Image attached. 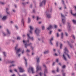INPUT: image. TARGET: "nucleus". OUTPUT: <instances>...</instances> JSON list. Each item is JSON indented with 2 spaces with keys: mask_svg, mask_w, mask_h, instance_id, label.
Masks as SVG:
<instances>
[{
  "mask_svg": "<svg viewBox=\"0 0 76 76\" xmlns=\"http://www.w3.org/2000/svg\"><path fill=\"white\" fill-rule=\"evenodd\" d=\"M61 16L62 18V22L63 23V24H64L65 23V22H66V20H65V19L64 18H65V17L63 15V14H62V13L61 14Z\"/></svg>",
  "mask_w": 76,
  "mask_h": 76,
  "instance_id": "nucleus-1",
  "label": "nucleus"
},
{
  "mask_svg": "<svg viewBox=\"0 0 76 76\" xmlns=\"http://www.w3.org/2000/svg\"><path fill=\"white\" fill-rule=\"evenodd\" d=\"M18 45H17L16 47H15V50H16V53L17 54H18V53H19V52H20V49L19 48L18 49Z\"/></svg>",
  "mask_w": 76,
  "mask_h": 76,
  "instance_id": "nucleus-2",
  "label": "nucleus"
},
{
  "mask_svg": "<svg viewBox=\"0 0 76 76\" xmlns=\"http://www.w3.org/2000/svg\"><path fill=\"white\" fill-rule=\"evenodd\" d=\"M43 66L45 67V70L44 71V76H46V75H45V73H48V70H47V68H46V66L45 65H43Z\"/></svg>",
  "mask_w": 76,
  "mask_h": 76,
  "instance_id": "nucleus-3",
  "label": "nucleus"
},
{
  "mask_svg": "<svg viewBox=\"0 0 76 76\" xmlns=\"http://www.w3.org/2000/svg\"><path fill=\"white\" fill-rule=\"evenodd\" d=\"M31 70L32 72V73H34V68H32V67H30L28 69V72H30V71H31Z\"/></svg>",
  "mask_w": 76,
  "mask_h": 76,
  "instance_id": "nucleus-4",
  "label": "nucleus"
},
{
  "mask_svg": "<svg viewBox=\"0 0 76 76\" xmlns=\"http://www.w3.org/2000/svg\"><path fill=\"white\" fill-rule=\"evenodd\" d=\"M64 50H65V52H64V53L65 54L67 55L68 58H70V56H69V55L68 54H66V52H68V50H67V49L66 48H65V49H64Z\"/></svg>",
  "mask_w": 76,
  "mask_h": 76,
  "instance_id": "nucleus-5",
  "label": "nucleus"
},
{
  "mask_svg": "<svg viewBox=\"0 0 76 76\" xmlns=\"http://www.w3.org/2000/svg\"><path fill=\"white\" fill-rule=\"evenodd\" d=\"M37 67L36 68V69H37V72H38V70H41V67L39 66V65L38 64L37 65Z\"/></svg>",
  "mask_w": 76,
  "mask_h": 76,
  "instance_id": "nucleus-6",
  "label": "nucleus"
},
{
  "mask_svg": "<svg viewBox=\"0 0 76 76\" xmlns=\"http://www.w3.org/2000/svg\"><path fill=\"white\" fill-rule=\"evenodd\" d=\"M45 2H46V1L45 0H43L42 2L40 3V6H41L42 4H45Z\"/></svg>",
  "mask_w": 76,
  "mask_h": 76,
  "instance_id": "nucleus-7",
  "label": "nucleus"
},
{
  "mask_svg": "<svg viewBox=\"0 0 76 76\" xmlns=\"http://www.w3.org/2000/svg\"><path fill=\"white\" fill-rule=\"evenodd\" d=\"M35 32V33H36V34H39V29L38 28H36Z\"/></svg>",
  "mask_w": 76,
  "mask_h": 76,
  "instance_id": "nucleus-8",
  "label": "nucleus"
},
{
  "mask_svg": "<svg viewBox=\"0 0 76 76\" xmlns=\"http://www.w3.org/2000/svg\"><path fill=\"white\" fill-rule=\"evenodd\" d=\"M19 69L20 70V72H24V70L21 67L19 68Z\"/></svg>",
  "mask_w": 76,
  "mask_h": 76,
  "instance_id": "nucleus-9",
  "label": "nucleus"
},
{
  "mask_svg": "<svg viewBox=\"0 0 76 76\" xmlns=\"http://www.w3.org/2000/svg\"><path fill=\"white\" fill-rule=\"evenodd\" d=\"M30 30L29 32H30L31 34H32V29H33V28L32 27V26H30Z\"/></svg>",
  "mask_w": 76,
  "mask_h": 76,
  "instance_id": "nucleus-10",
  "label": "nucleus"
},
{
  "mask_svg": "<svg viewBox=\"0 0 76 76\" xmlns=\"http://www.w3.org/2000/svg\"><path fill=\"white\" fill-rule=\"evenodd\" d=\"M25 45L26 48H27V46H28V45L30 46L31 45H32V43H30L28 45L27 44H25Z\"/></svg>",
  "mask_w": 76,
  "mask_h": 76,
  "instance_id": "nucleus-11",
  "label": "nucleus"
},
{
  "mask_svg": "<svg viewBox=\"0 0 76 76\" xmlns=\"http://www.w3.org/2000/svg\"><path fill=\"white\" fill-rule=\"evenodd\" d=\"M46 15L47 16V18H51V15L48 14H46Z\"/></svg>",
  "mask_w": 76,
  "mask_h": 76,
  "instance_id": "nucleus-12",
  "label": "nucleus"
},
{
  "mask_svg": "<svg viewBox=\"0 0 76 76\" xmlns=\"http://www.w3.org/2000/svg\"><path fill=\"white\" fill-rule=\"evenodd\" d=\"M27 36L29 38H30V39H31V40H33V39H34V38H33V37L31 38L30 37V36H29V34H27Z\"/></svg>",
  "mask_w": 76,
  "mask_h": 76,
  "instance_id": "nucleus-13",
  "label": "nucleus"
},
{
  "mask_svg": "<svg viewBox=\"0 0 76 76\" xmlns=\"http://www.w3.org/2000/svg\"><path fill=\"white\" fill-rule=\"evenodd\" d=\"M53 28V26H51V25H50L49 27L48 28V30H50V29H51V28Z\"/></svg>",
  "mask_w": 76,
  "mask_h": 76,
  "instance_id": "nucleus-14",
  "label": "nucleus"
},
{
  "mask_svg": "<svg viewBox=\"0 0 76 76\" xmlns=\"http://www.w3.org/2000/svg\"><path fill=\"white\" fill-rule=\"evenodd\" d=\"M24 59H25V60L26 61V64H25V66H27V61H26V59H25V58L24 57Z\"/></svg>",
  "mask_w": 76,
  "mask_h": 76,
  "instance_id": "nucleus-15",
  "label": "nucleus"
},
{
  "mask_svg": "<svg viewBox=\"0 0 76 76\" xmlns=\"http://www.w3.org/2000/svg\"><path fill=\"white\" fill-rule=\"evenodd\" d=\"M7 18V16H4L3 17V18H2V20H5Z\"/></svg>",
  "mask_w": 76,
  "mask_h": 76,
  "instance_id": "nucleus-16",
  "label": "nucleus"
},
{
  "mask_svg": "<svg viewBox=\"0 0 76 76\" xmlns=\"http://www.w3.org/2000/svg\"><path fill=\"white\" fill-rule=\"evenodd\" d=\"M53 40V38H52L50 40V44L51 45H53V43H52V42H51V41Z\"/></svg>",
  "mask_w": 76,
  "mask_h": 76,
  "instance_id": "nucleus-17",
  "label": "nucleus"
},
{
  "mask_svg": "<svg viewBox=\"0 0 76 76\" xmlns=\"http://www.w3.org/2000/svg\"><path fill=\"white\" fill-rule=\"evenodd\" d=\"M23 43H27V42H29V40H28L27 41H24V40H23Z\"/></svg>",
  "mask_w": 76,
  "mask_h": 76,
  "instance_id": "nucleus-18",
  "label": "nucleus"
},
{
  "mask_svg": "<svg viewBox=\"0 0 76 76\" xmlns=\"http://www.w3.org/2000/svg\"><path fill=\"white\" fill-rule=\"evenodd\" d=\"M63 56L64 60L66 61V60H67V59L66 58V57H65V56H64V54L63 55Z\"/></svg>",
  "mask_w": 76,
  "mask_h": 76,
  "instance_id": "nucleus-19",
  "label": "nucleus"
},
{
  "mask_svg": "<svg viewBox=\"0 0 76 76\" xmlns=\"http://www.w3.org/2000/svg\"><path fill=\"white\" fill-rule=\"evenodd\" d=\"M67 44L69 45L71 48H72V45H70V43H69V42H67Z\"/></svg>",
  "mask_w": 76,
  "mask_h": 76,
  "instance_id": "nucleus-20",
  "label": "nucleus"
},
{
  "mask_svg": "<svg viewBox=\"0 0 76 76\" xmlns=\"http://www.w3.org/2000/svg\"><path fill=\"white\" fill-rule=\"evenodd\" d=\"M37 63H39V58L37 57L36 59L37 60Z\"/></svg>",
  "mask_w": 76,
  "mask_h": 76,
  "instance_id": "nucleus-21",
  "label": "nucleus"
},
{
  "mask_svg": "<svg viewBox=\"0 0 76 76\" xmlns=\"http://www.w3.org/2000/svg\"><path fill=\"white\" fill-rule=\"evenodd\" d=\"M72 22L73 23H75V24H76V20H72Z\"/></svg>",
  "mask_w": 76,
  "mask_h": 76,
  "instance_id": "nucleus-22",
  "label": "nucleus"
},
{
  "mask_svg": "<svg viewBox=\"0 0 76 76\" xmlns=\"http://www.w3.org/2000/svg\"><path fill=\"white\" fill-rule=\"evenodd\" d=\"M48 51H45L44 52V54H48Z\"/></svg>",
  "mask_w": 76,
  "mask_h": 76,
  "instance_id": "nucleus-23",
  "label": "nucleus"
},
{
  "mask_svg": "<svg viewBox=\"0 0 76 76\" xmlns=\"http://www.w3.org/2000/svg\"><path fill=\"white\" fill-rule=\"evenodd\" d=\"M28 23H29V22H31V19L29 18H28Z\"/></svg>",
  "mask_w": 76,
  "mask_h": 76,
  "instance_id": "nucleus-24",
  "label": "nucleus"
},
{
  "mask_svg": "<svg viewBox=\"0 0 76 76\" xmlns=\"http://www.w3.org/2000/svg\"><path fill=\"white\" fill-rule=\"evenodd\" d=\"M7 33H8V34H10V31H9V30L8 29H7Z\"/></svg>",
  "mask_w": 76,
  "mask_h": 76,
  "instance_id": "nucleus-25",
  "label": "nucleus"
},
{
  "mask_svg": "<svg viewBox=\"0 0 76 76\" xmlns=\"http://www.w3.org/2000/svg\"><path fill=\"white\" fill-rule=\"evenodd\" d=\"M63 38V33H61V38Z\"/></svg>",
  "mask_w": 76,
  "mask_h": 76,
  "instance_id": "nucleus-26",
  "label": "nucleus"
},
{
  "mask_svg": "<svg viewBox=\"0 0 76 76\" xmlns=\"http://www.w3.org/2000/svg\"><path fill=\"white\" fill-rule=\"evenodd\" d=\"M68 26L69 27V28H70V23H68Z\"/></svg>",
  "mask_w": 76,
  "mask_h": 76,
  "instance_id": "nucleus-27",
  "label": "nucleus"
},
{
  "mask_svg": "<svg viewBox=\"0 0 76 76\" xmlns=\"http://www.w3.org/2000/svg\"><path fill=\"white\" fill-rule=\"evenodd\" d=\"M39 19H40V18H39L38 17H37V20H38Z\"/></svg>",
  "mask_w": 76,
  "mask_h": 76,
  "instance_id": "nucleus-28",
  "label": "nucleus"
},
{
  "mask_svg": "<svg viewBox=\"0 0 76 76\" xmlns=\"http://www.w3.org/2000/svg\"><path fill=\"white\" fill-rule=\"evenodd\" d=\"M21 22H22V23H23H23H24V20H23V19H22V20H21Z\"/></svg>",
  "mask_w": 76,
  "mask_h": 76,
  "instance_id": "nucleus-29",
  "label": "nucleus"
},
{
  "mask_svg": "<svg viewBox=\"0 0 76 76\" xmlns=\"http://www.w3.org/2000/svg\"><path fill=\"white\" fill-rule=\"evenodd\" d=\"M45 29V27H44V26H42V30H44Z\"/></svg>",
  "mask_w": 76,
  "mask_h": 76,
  "instance_id": "nucleus-30",
  "label": "nucleus"
},
{
  "mask_svg": "<svg viewBox=\"0 0 76 76\" xmlns=\"http://www.w3.org/2000/svg\"><path fill=\"white\" fill-rule=\"evenodd\" d=\"M26 52H27V53H29L30 52V50H28V49H27Z\"/></svg>",
  "mask_w": 76,
  "mask_h": 76,
  "instance_id": "nucleus-31",
  "label": "nucleus"
},
{
  "mask_svg": "<svg viewBox=\"0 0 76 76\" xmlns=\"http://www.w3.org/2000/svg\"><path fill=\"white\" fill-rule=\"evenodd\" d=\"M3 54L4 55V56H5H5H6V55H5L6 53L5 52H4L3 53Z\"/></svg>",
  "mask_w": 76,
  "mask_h": 76,
  "instance_id": "nucleus-32",
  "label": "nucleus"
},
{
  "mask_svg": "<svg viewBox=\"0 0 76 76\" xmlns=\"http://www.w3.org/2000/svg\"><path fill=\"white\" fill-rule=\"evenodd\" d=\"M58 69V68H57V70H56V71H57V72H59V69Z\"/></svg>",
  "mask_w": 76,
  "mask_h": 76,
  "instance_id": "nucleus-33",
  "label": "nucleus"
},
{
  "mask_svg": "<svg viewBox=\"0 0 76 76\" xmlns=\"http://www.w3.org/2000/svg\"><path fill=\"white\" fill-rule=\"evenodd\" d=\"M20 39V38L19 37H18L17 38V39Z\"/></svg>",
  "mask_w": 76,
  "mask_h": 76,
  "instance_id": "nucleus-34",
  "label": "nucleus"
},
{
  "mask_svg": "<svg viewBox=\"0 0 76 76\" xmlns=\"http://www.w3.org/2000/svg\"><path fill=\"white\" fill-rule=\"evenodd\" d=\"M15 64H12V65H11L10 66V67H11L12 66H15Z\"/></svg>",
  "mask_w": 76,
  "mask_h": 76,
  "instance_id": "nucleus-35",
  "label": "nucleus"
},
{
  "mask_svg": "<svg viewBox=\"0 0 76 76\" xmlns=\"http://www.w3.org/2000/svg\"><path fill=\"white\" fill-rule=\"evenodd\" d=\"M14 62H15V61H10V63H14Z\"/></svg>",
  "mask_w": 76,
  "mask_h": 76,
  "instance_id": "nucleus-36",
  "label": "nucleus"
},
{
  "mask_svg": "<svg viewBox=\"0 0 76 76\" xmlns=\"http://www.w3.org/2000/svg\"><path fill=\"white\" fill-rule=\"evenodd\" d=\"M62 44H61L60 48H62Z\"/></svg>",
  "mask_w": 76,
  "mask_h": 76,
  "instance_id": "nucleus-37",
  "label": "nucleus"
},
{
  "mask_svg": "<svg viewBox=\"0 0 76 76\" xmlns=\"http://www.w3.org/2000/svg\"><path fill=\"white\" fill-rule=\"evenodd\" d=\"M57 37H59V34H58V33H57Z\"/></svg>",
  "mask_w": 76,
  "mask_h": 76,
  "instance_id": "nucleus-38",
  "label": "nucleus"
},
{
  "mask_svg": "<svg viewBox=\"0 0 76 76\" xmlns=\"http://www.w3.org/2000/svg\"><path fill=\"white\" fill-rule=\"evenodd\" d=\"M72 37H73V38H74V39H75V36H74V35H72Z\"/></svg>",
  "mask_w": 76,
  "mask_h": 76,
  "instance_id": "nucleus-39",
  "label": "nucleus"
},
{
  "mask_svg": "<svg viewBox=\"0 0 76 76\" xmlns=\"http://www.w3.org/2000/svg\"><path fill=\"white\" fill-rule=\"evenodd\" d=\"M15 28H16V29H18V26H15Z\"/></svg>",
  "mask_w": 76,
  "mask_h": 76,
  "instance_id": "nucleus-40",
  "label": "nucleus"
},
{
  "mask_svg": "<svg viewBox=\"0 0 76 76\" xmlns=\"http://www.w3.org/2000/svg\"><path fill=\"white\" fill-rule=\"evenodd\" d=\"M65 67H66V66H65V65H64L63 66H62V68L63 69H64V68H65Z\"/></svg>",
  "mask_w": 76,
  "mask_h": 76,
  "instance_id": "nucleus-41",
  "label": "nucleus"
},
{
  "mask_svg": "<svg viewBox=\"0 0 76 76\" xmlns=\"http://www.w3.org/2000/svg\"><path fill=\"white\" fill-rule=\"evenodd\" d=\"M65 34H66V37H67V36H68V34L67 33H65Z\"/></svg>",
  "mask_w": 76,
  "mask_h": 76,
  "instance_id": "nucleus-42",
  "label": "nucleus"
},
{
  "mask_svg": "<svg viewBox=\"0 0 76 76\" xmlns=\"http://www.w3.org/2000/svg\"><path fill=\"white\" fill-rule=\"evenodd\" d=\"M57 27V25H55L54 26V27L55 28H56Z\"/></svg>",
  "mask_w": 76,
  "mask_h": 76,
  "instance_id": "nucleus-43",
  "label": "nucleus"
},
{
  "mask_svg": "<svg viewBox=\"0 0 76 76\" xmlns=\"http://www.w3.org/2000/svg\"><path fill=\"white\" fill-rule=\"evenodd\" d=\"M52 73H55V71L54 70L52 71Z\"/></svg>",
  "mask_w": 76,
  "mask_h": 76,
  "instance_id": "nucleus-44",
  "label": "nucleus"
},
{
  "mask_svg": "<svg viewBox=\"0 0 76 76\" xmlns=\"http://www.w3.org/2000/svg\"><path fill=\"white\" fill-rule=\"evenodd\" d=\"M1 4H4V3L1 2Z\"/></svg>",
  "mask_w": 76,
  "mask_h": 76,
  "instance_id": "nucleus-45",
  "label": "nucleus"
},
{
  "mask_svg": "<svg viewBox=\"0 0 76 76\" xmlns=\"http://www.w3.org/2000/svg\"><path fill=\"white\" fill-rule=\"evenodd\" d=\"M56 45L57 46H58V42H56Z\"/></svg>",
  "mask_w": 76,
  "mask_h": 76,
  "instance_id": "nucleus-46",
  "label": "nucleus"
},
{
  "mask_svg": "<svg viewBox=\"0 0 76 76\" xmlns=\"http://www.w3.org/2000/svg\"><path fill=\"white\" fill-rule=\"evenodd\" d=\"M58 31H59V32H60L61 31V30H60V29L58 30Z\"/></svg>",
  "mask_w": 76,
  "mask_h": 76,
  "instance_id": "nucleus-47",
  "label": "nucleus"
},
{
  "mask_svg": "<svg viewBox=\"0 0 76 76\" xmlns=\"http://www.w3.org/2000/svg\"><path fill=\"white\" fill-rule=\"evenodd\" d=\"M39 75H40V76H42V75L41 73L40 72L39 73Z\"/></svg>",
  "mask_w": 76,
  "mask_h": 76,
  "instance_id": "nucleus-48",
  "label": "nucleus"
},
{
  "mask_svg": "<svg viewBox=\"0 0 76 76\" xmlns=\"http://www.w3.org/2000/svg\"><path fill=\"white\" fill-rule=\"evenodd\" d=\"M55 55L56 56H57V53H55Z\"/></svg>",
  "mask_w": 76,
  "mask_h": 76,
  "instance_id": "nucleus-49",
  "label": "nucleus"
},
{
  "mask_svg": "<svg viewBox=\"0 0 76 76\" xmlns=\"http://www.w3.org/2000/svg\"><path fill=\"white\" fill-rule=\"evenodd\" d=\"M63 76H65V74L64 73L63 74Z\"/></svg>",
  "mask_w": 76,
  "mask_h": 76,
  "instance_id": "nucleus-50",
  "label": "nucleus"
},
{
  "mask_svg": "<svg viewBox=\"0 0 76 76\" xmlns=\"http://www.w3.org/2000/svg\"><path fill=\"white\" fill-rule=\"evenodd\" d=\"M55 64V62H54V63H53V64H52L53 66H54Z\"/></svg>",
  "mask_w": 76,
  "mask_h": 76,
  "instance_id": "nucleus-51",
  "label": "nucleus"
},
{
  "mask_svg": "<svg viewBox=\"0 0 76 76\" xmlns=\"http://www.w3.org/2000/svg\"><path fill=\"white\" fill-rule=\"evenodd\" d=\"M14 71H15V72H17V70H16V69H15L14 70Z\"/></svg>",
  "mask_w": 76,
  "mask_h": 76,
  "instance_id": "nucleus-52",
  "label": "nucleus"
},
{
  "mask_svg": "<svg viewBox=\"0 0 76 76\" xmlns=\"http://www.w3.org/2000/svg\"><path fill=\"white\" fill-rule=\"evenodd\" d=\"M9 10V9L6 8V10H7L6 12H7V10Z\"/></svg>",
  "mask_w": 76,
  "mask_h": 76,
  "instance_id": "nucleus-53",
  "label": "nucleus"
},
{
  "mask_svg": "<svg viewBox=\"0 0 76 76\" xmlns=\"http://www.w3.org/2000/svg\"><path fill=\"white\" fill-rule=\"evenodd\" d=\"M51 32H52V31H50V34H51Z\"/></svg>",
  "mask_w": 76,
  "mask_h": 76,
  "instance_id": "nucleus-54",
  "label": "nucleus"
},
{
  "mask_svg": "<svg viewBox=\"0 0 76 76\" xmlns=\"http://www.w3.org/2000/svg\"><path fill=\"white\" fill-rule=\"evenodd\" d=\"M3 34L4 35V36H6V34H4V33L3 32Z\"/></svg>",
  "mask_w": 76,
  "mask_h": 76,
  "instance_id": "nucleus-55",
  "label": "nucleus"
},
{
  "mask_svg": "<svg viewBox=\"0 0 76 76\" xmlns=\"http://www.w3.org/2000/svg\"><path fill=\"white\" fill-rule=\"evenodd\" d=\"M56 62H57V63H58V59H56Z\"/></svg>",
  "mask_w": 76,
  "mask_h": 76,
  "instance_id": "nucleus-56",
  "label": "nucleus"
},
{
  "mask_svg": "<svg viewBox=\"0 0 76 76\" xmlns=\"http://www.w3.org/2000/svg\"><path fill=\"white\" fill-rule=\"evenodd\" d=\"M10 72H11V73H12V70H10Z\"/></svg>",
  "mask_w": 76,
  "mask_h": 76,
  "instance_id": "nucleus-57",
  "label": "nucleus"
},
{
  "mask_svg": "<svg viewBox=\"0 0 76 76\" xmlns=\"http://www.w3.org/2000/svg\"><path fill=\"white\" fill-rule=\"evenodd\" d=\"M23 53H24V51L23 50L22 52V53L23 54Z\"/></svg>",
  "mask_w": 76,
  "mask_h": 76,
  "instance_id": "nucleus-58",
  "label": "nucleus"
},
{
  "mask_svg": "<svg viewBox=\"0 0 76 76\" xmlns=\"http://www.w3.org/2000/svg\"><path fill=\"white\" fill-rule=\"evenodd\" d=\"M13 12H15V10H13Z\"/></svg>",
  "mask_w": 76,
  "mask_h": 76,
  "instance_id": "nucleus-59",
  "label": "nucleus"
},
{
  "mask_svg": "<svg viewBox=\"0 0 76 76\" xmlns=\"http://www.w3.org/2000/svg\"><path fill=\"white\" fill-rule=\"evenodd\" d=\"M64 9H66V6H65L64 7Z\"/></svg>",
  "mask_w": 76,
  "mask_h": 76,
  "instance_id": "nucleus-60",
  "label": "nucleus"
},
{
  "mask_svg": "<svg viewBox=\"0 0 76 76\" xmlns=\"http://www.w3.org/2000/svg\"><path fill=\"white\" fill-rule=\"evenodd\" d=\"M59 9H60V10H61V8L60 7V8H59Z\"/></svg>",
  "mask_w": 76,
  "mask_h": 76,
  "instance_id": "nucleus-61",
  "label": "nucleus"
},
{
  "mask_svg": "<svg viewBox=\"0 0 76 76\" xmlns=\"http://www.w3.org/2000/svg\"><path fill=\"white\" fill-rule=\"evenodd\" d=\"M25 35H23V37H25Z\"/></svg>",
  "mask_w": 76,
  "mask_h": 76,
  "instance_id": "nucleus-62",
  "label": "nucleus"
},
{
  "mask_svg": "<svg viewBox=\"0 0 76 76\" xmlns=\"http://www.w3.org/2000/svg\"><path fill=\"white\" fill-rule=\"evenodd\" d=\"M75 10H76V6H75Z\"/></svg>",
  "mask_w": 76,
  "mask_h": 76,
  "instance_id": "nucleus-63",
  "label": "nucleus"
},
{
  "mask_svg": "<svg viewBox=\"0 0 76 76\" xmlns=\"http://www.w3.org/2000/svg\"><path fill=\"white\" fill-rule=\"evenodd\" d=\"M26 76V75L25 74L24 75V76Z\"/></svg>",
  "mask_w": 76,
  "mask_h": 76,
  "instance_id": "nucleus-64",
  "label": "nucleus"
}]
</instances>
